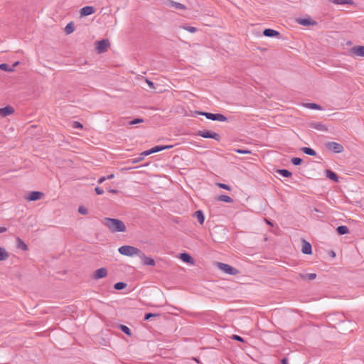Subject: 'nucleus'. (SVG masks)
Returning <instances> with one entry per match:
<instances>
[{"label": "nucleus", "instance_id": "1", "mask_svg": "<svg viewBox=\"0 0 364 364\" xmlns=\"http://www.w3.org/2000/svg\"><path fill=\"white\" fill-rule=\"evenodd\" d=\"M102 223L112 233L126 231V225L124 223L119 219L105 218L102 220Z\"/></svg>", "mask_w": 364, "mask_h": 364}, {"label": "nucleus", "instance_id": "2", "mask_svg": "<svg viewBox=\"0 0 364 364\" xmlns=\"http://www.w3.org/2000/svg\"><path fill=\"white\" fill-rule=\"evenodd\" d=\"M118 252L124 256L127 257H134V256H139L141 253V250L137 247L130 245H123L119 247Z\"/></svg>", "mask_w": 364, "mask_h": 364}, {"label": "nucleus", "instance_id": "3", "mask_svg": "<svg viewBox=\"0 0 364 364\" xmlns=\"http://www.w3.org/2000/svg\"><path fill=\"white\" fill-rule=\"evenodd\" d=\"M195 113L198 115L205 116L207 119L213 121L226 122L228 120V118L222 114H213L202 111H196Z\"/></svg>", "mask_w": 364, "mask_h": 364}, {"label": "nucleus", "instance_id": "4", "mask_svg": "<svg viewBox=\"0 0 364 364\" xmlns=\"http://www.w3.org/2000/svg\"><path fill=\"white\" fill-rule=\"evenodd\" d=\"M216 267L221 271L230 275H237L240 273V271L237 269L223 262H217Z\"/></svg>", "mask_w": 364, "mask_h": 364}, {"label": "nucleus", "instance_id": "5", "mask_svg": "<svg viewBox=\"0 0 364 364\" xmlns=\"http://www.w3.org/2000/svg\"><path fill=\"white\" fill-rule=\"evenodd\" d=\"M325 146L328 150L331 151L336 154H340L344 151L343 146L341 144L335 141L327 142L326 143Z\"/></svg>", "mask_w": 364, "mask_h": 364}, {"label": "nucleus", "instance_id": "6", "mask_svg": "<svg viewBox=\"0 0 364 364\" xmlns=\"http://www.w3.org/2000/svg\"><path fill=\"white\" fill-rule=\"evenodd\" d=\"M197 135H198L201 137H203V138L213 139L216 141H219L220 139V136L218 133H216L215 132H212V131H208V130L198 131L197 133Z\"/></svg>", "mask_w": 364, "mask_h": 364}, {"label": "nucleus", "instance_id": "7", "mask_svg": "<svg viewBox=\"0 0 364 364\" xmlns=\"http://www.w3.org/2000/svg\"><path fill=\"white\" fill-rule=\"evenodd\" d=\"M109 45L108 40L103 39L97 42L96 49L99 53H102L107 51Z\"/></svg>", "mask_w": 364, "mask_h": 364}, {"label": "nucleus", "instance_id": "8", "mask_svg": "<svg viewBox=\"0 0 364 364\" xmlns=\"http://www.w3.org/2000/svg\"><path fill=\"white\" fill-rule=\"evenodd\" d=\"M43 196V193L40 191H31L26 197V200L28 201H36L40 200Z\"/></svg>", "mask_w": 364, "mask_h": 364}, {"label": "nucleus", "instance_id": "9", "mask_svg": "<svg viewBox=\"0 0 364 364\" xmlns=\"http://www.w3.org/2000/svg\"><path fill=\"white\" fill-rule=\"evenodd\" d=\"M14 113V109L11 105L0 108V117L4 118Z\"/></svg>", "mask_w": 364, "mask_h": 364}, {"label": "nucleus", "instance_id": "10", "mask_svg": "<svg viewBox=\"0 0 364 364\" xmlns=\"http://www.w3.org/2000/svg\"><path fill=\"white\" fill-rule=\"evenodd\" d=\"M139 257L141 259L144 265H146V266H154L155 265V261L154 260V259L146 257L145 255V254L143 253L141 251V253H140Z\"/></svg>", "mask_w": 364, "mask_h": 364}, {"label": "nucleus", "instance_id": "11", "mask_svg": "<svg viewBox=\"0 0 364 364\" xmlns=\"http://www.w3.org/2000/svg\"><path fill=\"white\" fill-rule=\"evenodd\" d=\"M107 275V270L105 267H102L97 269L93 275L95 279H100L105 277Z\"/></svg>", "mask_w": 364, "mask_h": 364}, {"label": "nucleus", "instance_id": "12", "mask_svg": "<svg viewBox=\"0 0 364 364\" xmlns=\"http://www.w3.org/2000/svg\"><path fill=\"white\" fill-rule=\"evenodd\" d=\"M350 52L356 56L364 57V46H355L351 48Z\"/></svg>", "mask_w": 364, "mask_h": 364}, {"label": "nucleus", "instance_id": "13", "mask_svg": "<svg viewBox=\"0 0 364 364\" xmlns=\"http://www.w3.org/2000/svg\"><path fill=\"white\" fill-rule=\"evenodd\" d=\"M95 12V9L92 6H86L80 9V14L81 16H87Z\"/></svg>", "mask_w": 364, "mask_h": 364}, {"label": "nucleus", "instance_id": "14", "mask_svg": "<svg viewBox=\"0 0 364 364\" xmlns=\"http://www.w3.org/2000/svg\"><path fill=\"white\" fill-rule=\"evenodd\" d=\"M296 21L300 25L307 26H315L317 24L316 21H312L310 18H297Z\"/></svg>", "mask_w": 364, "mask_h": 364}, {"label": "nucleus", "instance_id": "15", "mask_svg": "<svg viewBox=\"0 0 364 364\" xmlns=\"http://www.w3.org/2000/svg\"><path fill=\"white\" fill-rule=\"evenodd\" d=\"M172 147H173L172 145L156 146H154L151 149H149V151L150 154H151L156 153V152L165 150V149H171Z\"/></svg>", "mask_w": 364, "mask_h": 364}, {"label": "nucleus", "instance_id": "16", "mask_svg": "<svg viewBox=\"0 0 364 364\" xmlns=\"http://www.w3.org/2000/svg\"><path fill=\"white\" fill-rule=\"evenodd\" d=\"M166 5L169 7H173L176 9L183 10L186 9V6L183 4L173 1L172 0H168L166 2Z\"/></svg>", "mask_w": 364, "mask_h": 364}, {"label": "nucleus", "instance_id": "17", "mask_svg": "<svg viewBox=\"0 0 364 364\" xmlns=\"http://www.w3.org/2000/svg\"><path fill=\"white\" fill-rule=\"evenodd\" d=\"M301 252L305 255L311 254V245L309 242L303 240Z\"/></svg>", "mask_w": 364, "mask_h": 364}, {"label": "nucleus", "instance_id": "18", "mask_svg": "<svg viewBox=\"0 0 364 364\" xmlns=\"http://www.w3.org/2000/svg\"><path fill=\"white\" fill-rule=\"evenodd\" d=\"M263 35L267 37H274V36H279L280 35V33L275 30L270 29V28H266L263 31Z\"/></svg>", "mask_w": 364, "mask_h": 364}, {"label": "nucleus", "instance_id": "19", "mask_svg": "<svg viewBox=\"0 0 364 364\" xmlns=\"http://www.w3.org/2000/svg\"><path fill=\"white\" fill-rule=\"evenodd\" d=\"M180 258L184 262L190 263V264H193V259L188 253H181L180 255Z\"/></svg>", "mask_w": 364, "mask_h": 364}, {"label": "nucleus", "instance_id": "20", "mask_svg": "<svg viewBox=\"0 0 364 364\" xmlns=\"http://www.w3.org/2000/svg\"><path fill=\"white\" fill-rule=\"evenodd\" d=\"M16 247L23 251H26L28 249L27 245L20 237H17Z\"/></svg>", "mask_w": 364, "mask_h": 364}, {"label": "nucleus", "instance_id": "21", "mask_svg": "<svg viewBox=\"0 0 364 364\" xmlns=\"http://www.w3.org/2000/svg\"><path fill=\"white\" fill-rule=\"evenodd\" d=\"M326 176L331 180H333L335 182L338 181V177L336 175V173L333 172L331 170H326Z\"/></svg>", "mask_w": 364, "mask_h": 364}, {"label": "nucleus", "instance_id": "22", "mask_svg": "<svg viewBox=\"0 0 364 364\" xmlns=\"http://www.w3.org/2000/svg\"><path fill=\"white\" fill-rule=\"evenodd\" d=\"M195 218L198 220L200 224H203L204 223V215L202 210H199L195 212L194 213Z\"/></svg>", "mask_w": 364, "mask_h": 364}, {"label": "nucleus", "instance_id": "23", "mask_svg": "<svg viewBox=\"0 0 364 364\" xmlns=\"http://www.w3.org/2000/svg\"><path fill=\"white\" fill-rule=\"evenodd\" d=\"M9 257V252L5 248L0 247V261H4Z\"/></svg>", "mask_w": 364, "mask_h": 364}, {"label": "nucleus", "instance_id": "24", "mask_svg": "<svg viewBox=\"0 0 364 364\" xmlns=\"http://www.w3.org/2000/svg\"><path fill=\"white\" fill-rule=\"evenodd\" d=\"M64 31L65 33L68 35L72 33L75 31L74 23L73 22H70L69 23H68L65 27Z\"/></svg>", "mask_w": 364, "mask_h": 364}, {"label": "nucleus", "instance_id": "25", "mask_svg": "<svg viewBox=\"0 0 364 364\" xmlns=\"http://www.w3.org/2000/svg\"><path fill=\"white\" fill-rule=\"evenodd\" d=\"M301 151H303L304 154L309 155V156H316V152L311 148L309 147H302L301 149Z\"/></svg>", "mask_w": 364, "mask_h": 364}, {"label": "nucleus", "instance_id": "26", "mask_svg": "<svg viewBox=\"0 0 364 364\" xmlns=\"http://www.w3.org/2000/svg\"><path fill=\"white\" fill-rule=\"evenodd\" d=\"M336 230L339 235H345L349 233L348 228L345 225L338 226Z\"/></svg>", "mask_w": 364, "mask_h": 364}, {"label": "nucleus", "instance_id": "27", "mask_svg": "<svg viewBox=\"0 0 364 364\" xmlns=\"http://www.w3.org/2000/svg\"><path fill=\"white\" fill-rule=\"evenodd\" d=\"M218 200L220 201L231 203L233 200L229 196L227 195H220L218 196Z\"/></svg>", "mask_w": 364, "mask_h": 364}, {"label": "nucleus", "instance_id": "28", "mask_svg": "<svg viewBox=\"0 0 364 364\" xmlns=\"http://www.w3.org/2000/svg\"><path fill=\"white\" fill-rule=\"evenodd\" d=\"M332 3L338 5H343V4H353L352 0H329Z\"/></svg>", "mask_w": 364, "mask_h": 364}, {"label": "nucleus", "instance_id": "29", "mask_svg": "<svg viewBox=\"0 0 364 364\" xmlns=\"http://www.w3.org/2000/svg\"><path fill=\"white\" fill-rule=\"evenodd\" d=\"M277 172L282 175L283 177H289L291 176V173L287 169H278Z\"/></svg>", "mask_w": 364, "mask_h": 364}, {"label": "nucleus", "instance_id": "30", "mask_svg": "<svg viewBox=\"0 0 364 364\" xmlns=\"http://www.w3.org/2000/svg\"><path fill=\"white\" fill-rule=\"evenodd\" d=\"M313 127L317 130H320V131H326L327 129L326 128V127L321 124V123H315L313 124Z\"/></svg>", "mask_w": 364, "mask_h": 364}, {"label": "nucleus", "instance_id": "31", "mask_svg": "<svg viewBox=\"0 0 364 364\" xmlns=\"http://www.w3.org/2000/svg\"><path fill=\"white\" fill-rule=\"evenodd\" d=\"M119 328L125 334H127L128 336H131L132 335V332H131L130 328L129 327H127V326L120 325Z\"/></svg>", "mask_w": 364, "mask_h": 364}, {"label": "nucleus", "instance_id": "32", "mask_svg": "<svg viewBox=\"0 0 364 364\" xmlns=\"http://www.w3.org/2000/svg\"><path fill=\"white\" fill-rule=\"evenodd\" d=\"M306 107L310 109H318L321 110L322 108L319 105L315 104V103H308L306 105Z\"/></svg>", "mask_w": 364, "mask_h": 364}, {"label": "nucleus", "instance_id": "33", "mask_svg": "<svg viewBox=\"0 0 364 364\" xmlns=\"http://www.w3.org/2000/svg\"><path fill=\"white\" fill-rule=\"evenodd\" d=\"M127 287V284L124 282H117L114 285V288L117 290H122Z\"/></svg>", "mask_w": 364, "mask_h": 364}, {"label": "nucleus", "instance_id": "34", "mask_svg": "<svg viewBox=\"0 0 364 364\" xmlns=\"http://www.w3.org/2000/svg\"><path fill=\"white\" fill-rule=\"evenodd\" d=\"M291 163L295 166H299L302 163V159L298 157H294L291 160Z\"/></svg>", "mask_w": 364, "mask_h": 364}, {"label": "nucleus", "instance_id": "35", "mask_svg": "<svg viewBox=\"0 0 364 364\" xmlns=\"http://www.w3.org/2000/svg\"><path fill=\"white\" fill-rule=\"evenodd\" d=\"M0 70L9 72L13 70V69L10 68L9 65L6 63L0 64Z\"/></svg>", "mask_w": 364, "mask_h": 364}, {"label": "nucleus", "instance_id": "36", "mask_svg": "<svg viewBox=\"0 0 364 364\" xmlns=\"http://www.w3.org/2000/svg\"><path fill=\"white\" fill-rule=\"evenodd\" d=\"M78 212L82 215H87L88 213V210L84 206H80L78 208Z\"/></svg>", "mask_w": 364, "mask_h": 364}, {"label": "nucleus", "instance_id": "37", "mask_svg": "<svg viewBox=\"0 0 364 364\" xmlns=\"http://www.w3.org/2000/svg\"><path fill=\"white\" fill-rule=\"evenodd\" d=\"M217 185H218V187H220V188H221L223 189H225V190H227V191H230L231 190L230 186H229L227 184L218 183H217Z\"/></svg>", "mask_w": 364, "mask_h": 364}, {"label": "nucleus", "instance_id": "38", "mask_svg": "<svg viewBox=\"0 0 364 364\" xmlns=\"http://www.w3.org/2000/svg\"><path fill=\"white\" fill-rule=\"evenodd\" d=\"M143 160V157H137V158H135V159H133L130 161H128V163H131L132 164H136V163H139L140 161H141Z\"/></svg>", "mask_w": 364, "mask_h": 364}, {"label": "nucleus", "instance_id": "39", "mask_svg": "<svg viewBox=\"0 0 364 364\" xmlns=\"http://www.w3.org/2000/svg\"><path fill=\"white\" fill-rule=\"evenodd\" d=\"M159 316V314H152V313H148V314H146L145 316H144V320L147 321L149 320V318H153V317H156Z\"/></svg>", "mask_w": 364, "mask_h": 364}, {"label": "nucleus", "instance_id": "40", "mask_svg": "<svg viewBox=\"0 0 364 364\" xmlns=\"http://www.w3.org/2000/svg\"><path fill=\"white\" fill-rule=\"evenodd\" d=\"M305 277L309 280H313L316 277V274L314 273L306 274Z\"/></svg>", "mask_w": 364, "mask_h": 364}, {"label": "nucleus", "instance_id": "41", "mask_svg": "<svg viewBox=\"0 0 364 364\" xmlns=\"http://www.w3.org/2000/svg\"><path fill=\"white\" fill-rule=\"evenodd\" d=\"M231 338L233 340H235V341H240V342H244L243 338L242 337H240V336L232 335Z\"/></svg>", "mask_w": 364, "mask_h": 364}, {"label": "nucleus", "instance_id": "42", "mask_svg": "<svg viewBox=\"0 0 364 364\" xmlns=\"http://www.w3.org/2000/svg\"><path fill=\"white\" fill-rule=\"evenodd\" d=\"M184 28L190 33H195L197 31V28L193 26H187Z\"/></svg>", "mask_w": 364, "mask_h": 364}, {"label": "nucleus", "instance_id": "43", "mask_svg": "<svg viewBox=\"0 0 364 364\" xmlns=\"http://www.w3.org/2000/svg\"><path fill=\"white\" fill-rule=\"evenodd\" d=\"M143 121H144V120H143L142 119H134V120L131 121V122H129V124H132V125H134V124H138V123L143 122Z\"/></svg>", "mask_w": 364, "mask_h": 364}, {"label": "nucleus", "instance_id": "44", "mask_svg": "<svg viewBox=\"0 0 364 364\" xmlns=\"http://www.w3.org/2000/svg\"><path fill=\"white\" fill-rule=\"evenodd\" d=\"M235 151L238 154H250L251 151L249 150H245V149H237Z\"/></svg>", "mask_w": 364, "mask_h": 364}, {"label": "nucleus", "instance_id": "45", "mask_svg": "<svg viewBox=\"0 0 364 364\" xmlns=\"http://www.w3.org/2000/svg\"><path fill=\"white\" fill-rule=\"evenodd\" d=\"M95 192H96V193H97V195H102V194H103V193H104L103 189H102V188H100V187H96V188H95Z\"/></svg>", "mask_w": 364, "mask_h": 364}, {"label": "nucleus", "instance_id": "46", "mask_svg": "<svg viewBox=\"0 0 364 364\" xmlns=\"http://www.w3.org/2000/svg\"><path fill=\"white\" fill-rule=\"evenodd\" d=\"M150 152L149 150L144 151L142 153L140 154V157H143V159L145 156L150 155Z\"/></svg>", "mask_w": 364, "mask_h": 364}, {"label": "nucleus", "instance_id": "47", "mask_svg": "<svg viewBox=\"0 0 364 364\" xmlns=\"http://www.w3.org/2000/svg\"><path fill=\"white\" fill-rule=\"evenodd\" d=\"M74 128H82V125L78 122H74L73 123Z\"/></svg>", "mask_w": 364, "mask_h": 364}, {"label": "nucleus", "instance_id": "48", "mask_svg": "<svg viewBox=\"0 0 364 364\" xmlns=\"http://www.w3.org/2000/svg\"><path fill=\"white\" fill-rule=\"evenodd\" d=\"M146 82L148 84V85L149 86L150 88H152V89L154 88L153 82H151V80H149L148 79H146Z\"/></svg>", "mask_w": 364, "mask_h": 364}, {"label": "nucleus", "instance_id": "49", "mask_svg": "<svg viewBox=\"0 0 364 364\" xmlns=\"http://www.w3.org/2000/svg\"><path fill=\"white\" fill-rule=\"evenodd\" d=\"M105 180H107V178L103 176V177H101L99 180H98V183H103Z\"/></svg>", "mask_w": 364, "mask_h": 364}, {"label": "nucleus", "instance_id": "50", "mask_svg": "<svg viewBox=\"0 0 364 364\" xmlns=\"http://www.w3.org/2000/svg\"><path fill=\"white\" fill-rule=\"evenodd\" d=\"M281 362L282 364H288V360L286 358H282Z\"/></svg>", "mask_w": 364, "mask_h": 364}, {"label": "nucleus", "instance_id": "51", "mask_svg": "<svg viewBox=\"0 0 364 364\" xmlns=\"http://www.w3.org/2000/svg\"><path fill=\"white\" fill-rule=\"evenodd\" d=\"M114 177V175L113 173H111L109 175H108L106 178L107 179H112Z\"/></svg>", "mask_w": 364, "mask_h": 364}, {"label": "nucleus", "instance_id": "52", "mask_svg": "<svg viewBox=\"0 0 364 364\" xmlns=\"http://www.w3.org/2000/svg\"><path fill=\"white\" fill-rule=\"evenodd\" d=\"M6 230V228H4V227H1V228H0V233L4 232H5Z\"/></svg>", "mask_w": 364, "mask_h": 364}, {"label": "nucleus", "instance_id": "53", "mask_svg": "<svg viewBox=\"0 0 364 364\" xmlns=\"http://www.w3.org/2000/svg\"><path fill=\"white\" fill-rule=\"evenodd\" d=\"M109 191L112 193H117V191H115V190H110Z\"/></svg>", "mask_w": 364, "mask_h": 364}, {"label": "nucleus", "instance_id": "54", "mask_svg": "<svg viewBox=\"0 0 364 364\" xmlns=\"http://www.w3.org/2000/svg\"><path fill=\"white\" fill-rule=\"evenodd\" d=\"M18 62H16V63H14V66H15V65H17V64H18Z\"/></svg>", "mask_w": 364, "mask_h": 364}]
</instances>
